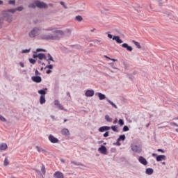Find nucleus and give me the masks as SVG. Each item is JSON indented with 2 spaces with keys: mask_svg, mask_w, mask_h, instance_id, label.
Segmentation results:
<instances>
[{
  "mask_svg": "<svg viewBox=\"0 0 178 178\" xmlns=\"http://www.w3.org/2000/svg\"><path fill=\"white\" fill-rule=\"evenodd\" d=\"M47 32L45 35V40H58L64 37H69L72 34L71 29H66L65 31L58 30L56 28L49 27L46 29Z\"/></svg>",
  "mask_w": 178,
  "mask_h": 178,
  "instance_id": "f257e3e1",
  "label": "nucleus"
},
{
  "mask_svg": "<svg viewBox=\"0 0 178 178\" xmlns=\"http://www.w3.org/2000/svg\"><path fill=\"white\" fill-rule=\"evenodd\" d=\"M1 15L3 22H7V23H12L13 22V15H12V8L8 10H4L1 12Z\"/></svg>",
  "mask_w": 178,
  "mask_h": 178,
  "instance_id": "f03ea898",
  "label": "nucleus"
},
{
  "mask_svg": "<svg viewBox=\"0 0 178 178\" xmlns=\"http://www.w3.org/2000/svg\"><path fill=\"white\" fill-rule=\"evenodd\" d=\"M29 8H32V9H35V8H39V9H43V8H45V3L40 1H35L33 3H31L29 6Z\"/></svg>",
  "mask_w": 178,
  "mask_h": 178,
  "instance_id": "7ed1b4c3",
  "label": "nucleus"
},
{
  "mask_svg": "<svg viewBox=\"0 0 178 178\" xmlns=\"http://www.w3.org/2000/svg\"><path fill=\"white\" fill-rule=\"evenodd\" d=\"M47 62H48V65L45 67L46 69H54V65L52 63H55V60L50 54H48L45 57Z\"/></svg>",
  "mask_w": 178,
  "mask_h": 178,
  "instance_id": "20e7f679",
  "label": "nucleus"
},
{
  "mask_svg": "<svg viewBox=\"0 0 178 178\" xmlns=\"http://www.w3.org/2000/svg\"><path fill=\"white\" fill-rule=\"evenodd\" d=\"M108 37L110 38V40H113V41H116L117 44H122L123 40L120 39V37L119 36H113L112 34L106 33Z\"/></svg>",
  "mask_w": 178,
  "mask_h": 178,
  "instance_id": "39448f33",
  "label": "nucleus"
},
{
  "mask_svg": "<svg viewBox=\"0 0 178 178\" xmlns=\"http://www.w3.org/2000/svg\"><path fill=\"white\" fill-rule=\"evenodd\" d=\"M41 51H45V50H44V49H37L36 51H35V54H33V58H38L40 59V60H42V59H45V54H36L37 52H40Z\"/></svg>",
  "mask_w": 178,
  "mask_h": 178,
  "instance_id": "423d86ee",
  "label": "nucleus"
},
{
  "mask_svg": "<svg viewBox=\"0 0 178 178\" xmlns=\"http://www.w3.org/2000/svg\"><path fill=\"white\" fill-rule=\"evenodd\" d=\"M38 94H40V104L42 105L45 104V89L38 90Z\"/></svg>",
  "mask_w": 178,
  "mask_h": 178,
  "instance_id": "0eeeda50",
  "label": "nucleus"
},
{
  "mask_svg": "<svg viewBox=\"0 0 178 178\" xmlns=\"http://www.w3.org/2000/svg\"><path fill=\"white\" fill-rule=\"evenodd\" d=\"M131 148L134 152H136L137 154H140V152L143 151L140 146L136 145H132L131 146Z\"/></svg>",
  "mask_w": 178,
  "mask_h": 178,
  "instance_id": "6e6552de",
  "label": "nucleus"
},
{
  "mask_svg": "<svg viewBox=\"0 0 178 178\" xmlns=\"http://www.w3.org/2000/svg\"><path fill=\"white\" fill-rule=\"evenodd\" d=\"M98 151L101 153L103 154V155H106L108 154V150L106 149V147L104 145H102L99 149Z\"/></svg>",
  "mask_w": 178,
  "mask_h": 178,
  "instance_id": "1a4fd4ad",
  "label": "nucleus"
},
{
  "mask_svg": "<svg viewBox=\"0 0 178 178\" xmlns=\"http://www.w3.org/2000/svg\"><path fill=\"white\" fill-rule=\"evenodd\" d=\"M24 9V8L23 6H19L16 8H11V11H12V15H15V13H16V12H22L23 11Z\"/></svg>",
  "mask_w": 178,
  "mask_h": 178,
  "instance_id": "9d476101",
  "label": "nucleus"
},
{
  "mask_svg": "<svg viewBox=\"0 0 178 178\" xmlns=\"http://www.w3.org/2000/svg\"><path fill=\"white\" fill-rule=\"evenodd\" d=\"M44 176H45V167L42 165L40 172H39L38 173V178H44Z\"/></svg>",
  "mask_w": 178,
  "mask_h": 178,
  "instance_id": "9b49d317",
  "label": "nucleus"
},
{
  "mask_svg": "<svg viewBox=\"0 0 178 178\" xmlns=\"http://www.w3.org/2000/svg\"><path fill=\"white\" fill-rule=\"evenodd\" d=\"M138 161L142 165H144L145 166H147L148 165V161H147V159L144 158L143 156H139Z\"/></svg>",
  "mask_w": 178,
  "mask_h": 178,
  "instance_id": "f8f14e48",
  "label": "nucleus"
},
{
  "mask_svg": "<svg viewBox=\"0 0 178 178\" xmlns=\"http://www.w3.org/2000/svg\"><path fill=\"white\" fill-rule=\"evenodd\" d=\"M29 36L30 38H35V37H37V32L35 31V28H33L29 33Z\"/></svg>",
  "mask_w": 178,
  "mask_h": 178,
  "instance_id": "ddd939ff",
  "label": "nucleus"
},
{
  "mask_svg": "<svg viewBox=\"0 0 178 178\" xmlns=\"http://www.w3.org/2000/svg\"><path fill=\"white\" fill-rule=\"evenodd\" d=\"M49 140L53 144H56L57 143H59V140L58 138H55L53 135H49Z\"/></svg>",
  "mask_w": 178,
  "mask_h": 178,
  "instance_id": "4468645a",
  "label": "nucleus"
},
{
  "mask_svg": "<svg viewBox=\"0 0 178 178\" xmlns=\"http://www.w3.org/2000/svg\"><path fill=\"white\" fill-rule=\"evenodd\" d=\"M54 178H65V175L63 173L60 172V171H57L54 174Z\"/></svg>",
  "mask_w": 178,
  "mask_h": 178,
  "instance_id": "2eb2a0df",
  "label": "nucleus"
},
{
  "mask_svg": "<svg viewBox=\"0 0 178 178\" xmlns=\"http://www.w3.org/2000/svg\"><path fill=\"white\" fill-rule=\"evenodd\" d=\"M31 80H32V81H33L34 83H41V81H42V79H41V77L39 76H32V77H31Z\"/></svg>",
  "mask_w": 178,
  "mask_h": 178,
  "instance_id": "dca6fc26",
  "label": "nucleus"
},
{
  "mask_svg": "<svg viewBox=\"0 0 178 178\" xmlns=\"http://www.w3.org/2000/svg\"><path fill=\"white\" fill-rule=\"evenodd\" d=\"M54 105L56 106H57V108H58V109H60V111L65 110V108H63V106H62V104H60V103L59 102V100H55Z\"/></svg>",
  "mask_w": 178,
  "mask_h": 178,
  "instance_id": "f3484780",
  "label": "nucleus"
},
{
  "mask_svg": "<svg viewBox=\"0 0 178 178\" xmlns=\"http://www.w3.org/2000/svg\"><path fill=\"white\" fill-rule=\"evenodd\" d=\"M35 30L36 31L37 35H41V34H42V33H44V29H42L41 27H36V28H35Z\"/></svg>",
  "mask_w": 178,
  "mask_h": 178,
  "instance_id": "a211bd4d",
  "label": "nucleus"
},
{
  "mask_svg": "<svg viewBox=\"0 0 178 178\" xmlns=\"http://www.w3.org/2000/svg\"><path fill=\"white\" fill-rule=\"evenodd\" d=\"M122 48H125L127 51H129V52H131L133 51V47L131 46H129L127 43H124L122 44Z\"/></svg>",
  "mask_w": 178,
  "mask_h": 178,
  "instance_id": "6ab92c4d",
  "label": "nucleus"
},
{
  "mask_svg": "<svg viewBox=\"0 0 178 178\" xmlns=\"http://www.w3.org/2000/svg\"><path fill=\"white\" fill-rule=\"evenodd\" d=\"M94 90H86L85 95L86 97H94Z\"/></svg>",
  "mask_w": 178,
  "mask_h": 178,
  "instance_id": "aec40b11",
  "label": "nucleus"
},
{
  "mask_svg": "<svg viewBox=\"0 0 178 178\" xmlns=\"http://www.w3.org/2000/svg\"><path fill=\"white\" fill-rule=\"evenodd\" d=\"M156 159L157 162H161V161L166 160V156H165V155H159V156H156Z\"/></svg>",
  "mask_w": 178,
  "mask_h": 178,
  "instance_id": "412c9836",
  "label": "nucleus"
},
{
  "mask_svg": "<svg viewBox=\"0 0 178 178\" xmlns=\"http://www.w3.org/2000/svg\"><path fill=\"white\" fill-rule=\"evenodd\" d=\"M108 130H111V127L104 126L99 129V131H100V133H103V131H106Z\"/></svg>",
  "mask_w": 178,
  "mask_h": 178,
  "instance_id": "4be33fe9",
  "label": "nucleus"
},
{
  "mask_svg": "<svg viewBox=\"0 0 178 178\" xmlns=\"http://www.w3.org/2000/svg\"><path fill=\"white\" fill-rule=\"evenodd\" d=\"M8 145L6 143H0V151H6Z\"/></svg>",
  "mask_w": 178,
  "mask_h": 178,
  "instance_id": "5701e85b",
  "label": "nucleus"
},
{
  "mask_svg": "<svg viewBox=\"0 0 178 178\" xmlns=\"http://www.w3.org/2000/svg\"><path fill=\"white\" fill-rule=\"evenodd\" d=\"M61 134L63 136H70V132L69 131V129L64 128L61 130Z\"/></svg>",
  "mask_w": 178,
  "mask_h": 178,
  "instance_id": "b1692460",
  "label": "nucleus"
},
{
  "mask_svg": "<svg viewBox=\"0 0 178 178\" xmlns=\"http://www.w3.org/2000/svg\"><path fill=\"white\" fill-rule=\"evenodd\" d=\"M96 95L99 97V99H100V101H102L106 98V96L101 92L96 93Z\"/></svg>",
  "mask_w": 178,
  "mask_h": 178,
  "instance_id": "393cba45",
  "label": "nucleus"
},
{
  "mask_svg": "<svg viewBox=\"0 0 178 178\" xmlns=\"http://www.w3.org/2000/svg\"><path fill=\"white\" fill-rule=\"evenodd\" d=\"M10 162H9V156H6V158L4 159L3 161V165L4 166H8L9 165Z\"/></svg>",
  "mask_w": 178,
  "mask_h": 178,
  "instance_id": "a878e982",
  "label": "nucleus"
},
{
  "mask_svg": "<svg viewBox=\"0 0 178 178\" xmlns=\"http://www.w3.org/2000/svg\"><path fill=\"white\" fill-rule=\"evenodd\" d=\"M146 175H152L154 170L152 168H147L145 171Z\"/></svg>",
  "mask_w": 178,
  "mask_h": 178,
  "instance_id": "bb28decb",
  "label": "nucleus"
},
{
  "mask_svg": "<svg viewBox=\"0 0 178 178\" xmlns=\"http://www.w3.org/2000/svg\"><path fill=\"white\" fill-rule=\"evenodd\" d=\"M8 5H12L13 6H16V0H8Z\"/></svg>",
  "mask_w": 178,
  "mask_h": 178,
  "instance_id": "cd10ccee",
  "label": "nucleus"
},
{
  "mask_svg": "<svg viewBox=\"0 0 178 178\" xmlns=\"http://www.w3.org/2000/svg\"><path fill=\"white\" fill-rule=\"evenodd\" d=\"M133 44L138 48V49H141V45H140V43L138 42H136V40H132Z\"/></svg>",
  "mask_w": 178,
  "mask_h": 178,
  "instance_id": "c85d7f7f",
  "label": "nucleus"
},
{
  "mask_svg": "<svg viewBox=\"0 0 178 178\" xmlns=\"http://www.w3.org/2000/svg\"><path fill=\"white\" fill-rule=\"evenodd\" d=\"M107 102H108V104L111 106H113V108H115V109H118V106H116V104H114L113 102L109 100V99H107Z\"/></svg>",
  "mask_w": 178,
  "mask_h": 178,
  "instance_id": "c756f323",
  "label": "nucleus"
},
{
  "mask_svg": "<svg viewBox=\"0 0 178 178\" xmlns=\"http://www.w3.org/2000/svg\"><path fill=\"white\" fill-rule=\"evenodd\" d=\"M124 140H126L125 135H120L118 138V141H124Z\"/></svg>",
  "mask_w": 178,
  "mask_h": 178,
  "instance_id": "7c9ffc66",
  "label": "nucleus"
},
{
  "mask_svg": "<svg viewBox=\"0 0 178 178\" xmlns=\"http://www.w3.org/2000/svg\"><path fill=\"white\" fill-rule=\"evenodd\" d=\"M71 163H73L74 165H76V166H86L84 164L76 161H71Z\"/></svg>",
  "mask_w": 178,
  "mask_h": 178,
  "instance_id": "2f4dec72",
  "label": "nucleus"
},
{
  "mask_svg": "<svg viewBox=\"0 0 178 178\" xmlns=\"http://www.w3.org/2000/svg\"><path fill=\"white\" fill-rule=\"evenodd\" d=\"M75 20H76V22H83V17L77 15L75 17Z\"/></svg>",
  "mask_w": 178,
  "mask_h": 178,
  "instance_id": "473e14b6",
  "label": "nucleus"
},
{
  "mask_svg": "<svg viewBox=\"0 0 178 178\" xmlns=\"http://www.w3.org/2000/svg\"><path fill=\"white\" fill-rule=\"evenodd\" d=\"M35 148H36L37 151L39 152H44V151H45V150H44L43 148H42L40 146H36Z\"/></svg>",
  "mask_w": 178,
  "mask_h": 178,
  "instance_id": "72a5a7b5",
  "label": "nucleus"
},
{
  "mask_svg": "<svg viewBox=\"0 0 178 178\" xmlns=\"http://www.w3.org/2000/svg\"><path fill=\"white\" fill-rule=\"evenodd\" d=\"M105 119L106 122H112V118H111V117H109V115H105Z\"/></svg>",
  "mask_w": 178,
  "mask_h": 178,
  "instance_id": "f704fd0d",
  "label": "nucleus"
},
{
  "mask_svg": "<svg viewBox=\"0 0 178 178\" xmlns=\"http://www.w3.org/2000/svg\"><path fill=\"white\" fill-rule=\"evenodd\" d=\"M60 4L62 5L64 9H67V6H66V3H65L64 1H60Z\"/></svg>",
  "mask_w": 178,
  "mask_h": 178,
  "instance_id": "c9c22d12",
  "label": "nucleus"
},
{
  "mask_svg": "<svg viewBox=\"0 0 178 178\" xmlns=\"http://www.w3.org/2000/svg\"><path fill=\"white\" fill-rule=\"evenodd\" d=\"M111 129V130H113V131H115V133H118V131H118V127L116 126H112Z\"/></svg>",
  "mask_w": 178,
  "mask_h": 178,
  "instance_id": "e433bc0d",
  "label": "nucleus"
},
{
  "mask_svg": "<svg viewBox=\"0 0 178 178\" xmlns=\"http://www.w3.org/2000/svg\"><path fill=\"white\" fill-rule=\"evenodd\" d=\"M159 6H163V0H157Z\"/></svg>",
  "mask_w": 178,
  "mask_h": 178,
  "instance_id": "4c0bfd02",
  "label": "nucleus"
},
{
  "mask_svg": "<svg viewBox=\"0 0 178 178\" xmlns=\"http://www.w3.org/2000/svg\"><path fill=\"white\" fill-rule=\"evenodd\" d=\"M2 26H3V18L0 17V29H2Z\"/></svg>",
  "mask_w": 178,
  "mask_h": 178,
  "instance_id": "58836bf2",
  "label": "nucleus"
},
{
  "mask_svg": "<svg viewBox=\"0 0 178 178\" xmlns=\"http://www.w3.org/2000/svg\"><path fill=\"white\" fill-rule=\"evenodd\" d=\"M118 124H120V126H123L124 124V121H123V120L120 119L118 121Z\"/></svg>",
  "mask_w": 178,
  "mask_h": 178,
  "instance_id": "ea45409f",
  "label": "nucleus"
},
{
  "mask_svg": "<svg viewBox=\"0 0 178 178\" xmlns=\"http://www.w3.org/2000/svg\"><path fill=\"white\" fill-rule=\"evenodd\" d=\"M0 121L1 122H6V118H5L3 116H2L1 115H0Z\"/></svg>",
  "mask_w": 178,
  "mask_h": 178,
  "instance_id": "a19ab883",
  "label": "nucleus"
},
{
  "mask_svg": "<svg viewBox=\"0 0 178 178\" xmlns=\"http://www.w3.org/2000/svg\"><path fill=\"white\" fill-rule=\"evenodd\" d=\"M129 127L127 126H124L123 129H122V131H129Z\"/></svg>",
  "mask_w": 178,
  "mask_h": 178,
  "instance_id": "79ce46f5",
  "label": "nucleus"
},
{
  "mask_svg": "<svg viewBox=\"0 0 178 178\" xmlns=\"http://www.w3.org/2000/svg\"><path fill=\"white\" fill-rule=\"evenodd\" d=\"M29 62H30V63H32V65H34V63H35L36 60L33 58H29Z\"/></svg>",
  "mask_w": 178,
  "mask_h": 178,
  "instance_id": "37998d69",
  "label": "nucleus"
},
{
  "mask_svg": "<svg viewBox=\"0 0 178 178\" xmlns=\"http://www.w3.org/2000/svg\"><path fill=\"white\" fill-rule=\"evenodd\" d=\"M48 6H51V8H53L54 4L53 3L45 4V9H47Z\"/></svg>",
  "mask_w": 178,
  "mask_h": 178,
  "instance_id": "c03bdc74",
  "label": "nucleus"
},
{
  "mask_svg": "<svg viewBox=\"0 0 178 178\" xmlns=\"http://www.w3.org/2000/svg\"><path fill=\"white\" fill-rule=\"evenodd\" d=\"M29 52H30V49L22 50V54H29Z\"/></svg>",
  "mask_w": 178,
  "mask_h": 178,
  "instance_id": "a18cd8bd",
  "label": "nucleus"
},
{
  "mask_svg": "<svg viewBox=\"0 0 178 178\" xmlns=\"http://www.w3.org/2000/svg\"><path fill=\"white\" fill-rule=\"evenodd\" d=\"M170 124L171 126H175L176 127H178V124H176V122H170Z\"/></svg>",
  "mask_w": 178,
  "mask_h": 178,
  "instance_id": "49530a36",
  "label": "nucleus"
},
{
  "mask_svg": "<svg viewBox=\"0 0 178 178\" xmlns=\"http://www.w3.org/2000/svg\"><path fill=\"white\" fill-rule=\"evenodd\" d=\"M109 136V132L106 131L104 134V137H108Z\"/></svg>",
  "mask_w": 178,
  "mask_h": 178,
  "instance_id": "de8ad7c7",
  "label": "nucleus"
},
{
  "mask_svg": "<svg viewBox=\"0 0 178 178\" xmlns=\"http://www.w3.org/2000/svg\"><path fill=\"white\" fill-rule=\"evenodd\" d=\"M51 70V69H49V70H47L46 73H47V74H50V73H52V70Z\"/></svg>",
  "mask_w": 178,
  "mask_h": 178,
  "instance_id": "09e8293b",
  "label": "nucleus"
},
{
  "mask_svg": "<svg viewBox=\"0 0 178 178\" xmlns=\"http://www.w3.org/2000/svg\"><path fill=\"white\" fill-rule=\"evenodd\" d=\"M35 74L36 75V76H39V74H40V72H38V70H35Z\"/></svg>",
  "mask_w": 178,
  "mask_h": 178,
  "instance_id": "8fccbe9b",
  "label": "nucleus"
},
{
  "mask_svg": "<svg viewBox=\"0 0 178 178\" xmlns=\"http://www.w3.org/2000/svg\"><path fill=\"white\" fill-rule=\"evenodd\" d=\"M120 140H119V139H118V140H117V142H116V145H118V146H120L121 145V144L120 143Z\"/></svg>",
  "mask_w": 178,
  "mask_h": 178,
  "instance_id": "3c124183",
  "label": "nucleus"
},
{
  "mask_svg": "<svg viewBox=\"0 0 178 178\" xmlns=\"http://www.w3.org/2000/svg\"><path fill=\"white\" fill-rule=\"evenodd\" d=\"M94 42H97V44H98V43H99V42H102V41L101 40H94Z\"/></svg>",
  "mask_w": 178,
  "mask_h": 178,
  "instance_id": "603ef678",
  "label": "nucleus"
},
{
  "mask_svg": "<svg viewBox=\"0 0 178 178\" xmlns=\"http://www.w3.org/2000/svg\"><path fill=\"white\" fill-rule=\"evenodd\" d=\"M124 66L125 69H127V67H129V65L126 63H124Z\"/></svg>",
  "mask_w": 178,
  "mask_h": 178,
  "instance_id": "864d4df0",
  "label": "nucleus"
},
{
  "mask_svg": "<svg viewBox=\"0 0 178 178\" xmlns=\"http://www.w3.org/2000/svg\"><path fill=\"white\" fill-rule=\"evenodd\" d=\"M157 151L158 152H165L162 149H158Z\"/></svg>",
  "mask_w": 178,
  "mask_h": 178,
  "instance_id": "5fc2aeb1",
  "label": "nucleus"
},
{
  "mask_svg": "<svg viewBox=\"0 0 178 178\" xmlns=\"http://www.w3.org/2000/svg\"><path fill=\"white\" fill-rule=\"evenodd\" d=\"M116 123H118V118H115L113 121V124H116Z\"/></svg>",
  "mask_w": 178,
  "mask_h": 178,
  "instance_id": "6e6d98bb",
  "label": "nucleus"
},
{
  "mask_svg": "<svg viewBox=\"0 0 178 178\" xmlns=\"http://www.w3.org/2000/svg\"><path fill=\"white\" fill-rule=\"evenodd\" d=\"M21 67H24V64L23 63H19Z\"/></svg>",
  "mask_w": 178,
  "mask_h": 178,
  "instance_id": "4d7b16f0",
  "label": "nucleus"
},
{
  "mask_svg": "<svg viewBox=\"0 0 178 178\" xmlns=\"http://www.w3.org/2000/svg\"><path fill=\"white\" fill-rule=\"evenodd\" d=\"M110 60H113V62H118V60H116L115 58H111V59H110Z\"/></svg>",
  "mask_w": 178,
  "mask_h": 178,
  "instance_id": "13d9d810",
  "label": "nucleus"
},
{
  "mask_svg": "<svg viewBox=\"0 0 178 178\" xmlns=\"http://www.w3.org/2000/svg\"><path fill=\"white\" fill-rule=\"evenodd\" d=\"M95 30H97L95 28H94L93 29L90 30L91 33H94V31H95Z\"/></svg>",
  "mask_w": 178,
  "mask_h": 178,
  "instance_id": "bf43d9fd",
  "label": "nucleus"
},
{
  "mask_svg": "<svg viewBox=\"0 0 178 178\" xmlns=\"http://www.w3.org/2000/svg\"><path fill=\"white\" fill-rule=\"evenodd\" d=\"M2 5H3V1L0 0V6H2Z\"/></svg>",
  "mask_w": 178,
  "mask_h": 178,
  "instance_id": "052dcab7",
  "label": "nucleus"
},
{
  "mask_svg": "<svg viewBox=\"0 0 178 178\" xmlns=\"http://www.w3.org/2000/svg\"><path fill=\"white\" fill-rule=\"evenodd\" d=\"M104 58H106V59H109L111 60V58L108 57L107 56H104Z\"/></svg>",
  "mask_w": 178,
  "mask_h": 178,
  "instance_id": "680f3d73",
  "label": "nucleus"
},
{
  "mask_svg": "<svg viewBox=\"0 0 178 178\" xmlns=\"http://www.w3.org/2000/svg\"><path fill=\"white\" fill-rule=\"evenodd\" d=\"M67 95L70 97V92H67Z\"/></svg>",
  "mask_w": 178,
  "mask_h": 178,
  "instance_id": "e2e57ef3",
  "label": "nucleus"
},
{
  "mask_svg": "<svg viewBox=\"0 0 178 178\" xmlns=\"http://www.w3.org/2000/svg\"><path fill=\"white\" fill-rule=\"evenodd\" d=\"M152 156H157V155H156V154L153 153V154H152Z\"/></svg>",
  "mask_w": 178,
  "mask_h": 178,
  "instance_id": "0e129e2a",
  "label": "nucleus"
},
{
  "mask_svg": "<svg viewBox=\"0 0 178 178\" xmlns=\"http://www.w3.org/2000/svg\"><path fill=\"white\" fill-rule=\"evenodd\" d=\"M60 161H61L63 163H65V160H64V159H61Z\"/></svg>",
  "mask_w": 178,
  "mask_h": 178,
  "instance_id": "69168bd1",
  "label": "nucleus"
},
{
  "mask_svg": "<svg viewBox=\"0 0 178 178\" xmlns=\"http://www.w3.org/2000/svg\"><path fill=\"white\" fill-rule=\"evenodd\" d=\"M149 127V124H146V127Z\"/></svg>",
  "mask_w": 178,
  "mask_h": 178,
  "instance_id": "338daca9",
  "label": "nucleus"
},
{
  "mask_svg": "<svg viewBox=\"0 0 178 178\" xmlns=\"http://www.w3.org/2000/svg\"><path fill=\"white\" fill-rule=\"evenodd\" d=\"M162 165H166V163L165 162H163Z\"/></svg>",
  "mask_w": 178,
  "mask_h": 178,
  "instance_id": "774afa93",
  "label": "nucleus"
}]
</instances>
